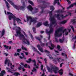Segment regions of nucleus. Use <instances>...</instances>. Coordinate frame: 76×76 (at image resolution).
<instances>
[{"label":"nucleus","mask_w":76,"mask_h":76,"mask_svg":"<svg viewBox=\"0 0 76 76\" xmlns=\"http://www.w3.org/2000/svg\"><path fill=\"white\" fill-rule=\"evenodd\" d=\"M41 46H44L45 45V43H42L41 44Z\"/></svg>","instance_id":"obj_62"},{"label":"nucleus","mask_w":76,"mask_h":76,"mask_svg":"<svg viewBox=\"0 0 76 76\" xmlns=\"http://www.w3.org/2000/svg\"><path fill=\"white\" fill-rule=\"evenodd\" d=\"M31 61H32V59H31V58H29L28 59V61H26V62H27V63H31Z\"/></svg>","instance_id":"obj_34"},{"label":"nucleus","mask_w":76,"mask_h":76,"mask_svg":"<svg viewBox=\"0 0 76 76\" xmlns=\"http://www.w3.org/2000/svg\"><path fill=\"white\" fill-rule=\"evenodd\" d=\"M62 30H63V28H62ZM66 30H67V29H66V28L63 31L62 30L63 33H64V32H65V31H66Z\"/></svg>","instance_id":"obj_51"},{"label":"nucleus","mask_w":76,"mask_h":76,"mask_svg":"<svg viewBox=\"0 0 76 76\" xmlns=\"http://www.w3.org/2000/svg\"><path fill=\"white\" fill-rule=\"evenodd\" d=\"M32 49L33 50H34V51H36V52H37V53H38V54H39V55H41V53H39V52L38 51L37 49L33 47V48Z\"/></svg>","instance_id":"obj_16"},{"label":"nucleus","mask_w":76,"mask_h":76,"mask_svg":"<svg viewBox=\"0 0 76 76\" xmlns=\"http://www.w3.org/2000/svg\"><path fill=\"white\" fill-rule=\"evenodd\" d=\"M56 60L59 62H61L63 61V59H61L60 58H56Z\"/></svg>","instance_id":"obj_20"},{"label":"nucleus","mask_w":76,"mask_h":76,"mask_svg":"<svg viewBox=\"0 0 76 76\" xmlns=\"http://www.w3.org/2000/svg\"><path fill=\"white\" fill-rule=\"evenodd\" d=\"M42 3L43 4L42 7H41V8L42 9V11L40 12V14H42V13H44V10L45 8H47L48 7V3L46 2V1H42Z\"/></svg>","instance_id":"obj_4"},{"label":"nucleus","mask_w":76,"mask_h":76,"mask_svg":"<svg viewBox=\"0 0 76 76\" xmlns=\"http://www.w3.org/2000/svg\"><path fill=\"white\" fill-rule=\"evenodd\" d=\"M21 3H23V6L21 7L20 6H17L16 5H15L14 3H12L11 5H12L14 8L18 10H25V7H26V5H25V1L23 0H21Z\"/></svg>","instance_id":"obj_2"},{"label":"nucleus","mask_w":76,"mask_h":76,"mask_svg":"<svg viewBox=\"0 0 76 76\" xmlns=\"http://www.w3.org/2000/svg\"><path fill=\"white\" fill-rule=\"evenodd\" d=\"M8 2L11 4H12V3H13V2L12 1H11L10 0H7Z\"/></svg>","instance_id":"obj_44"},{"label":"nucleus","mask_w":76,"mask_h":76,"mask_svg":"<svg viewBox=\"0 0 76 76\" xmlns=\"http://www.w3.org/2000/svg\"><path fill=\"white\" fill-rule=\"evenodd\" d=\"M64 41V40L63 39H59V41L61 43H63V42Z\"/></svg>","instance_id":"obj_48"},{"label":"nucleus","mask_w":76,"mask_h":76,"mask_svg":"<svg viewBox=\"0 0 76 76\" xmlns=\"http://www.w3.org/2000/svg\"><path fill=\"white\" fill-rule=\"evenodd\" d=\"M55 41L56 42H58V39L57 38H55Z\"/></svg>","instance_id":"obj_50"},{"label":"nucleus","mask_w":76,"mask_h":76,"mask_svg":"<svg viewBox=\"0 0 76 76\" xmlns=\"http://www.w3.org/2000/svg\"><path fill=\"white\" fill-rule=\"evenodd\" d=\"M6 75V71L5 70H3L2 71L0 74V76H4V75Z\"/></svg>","instance_id":"obj_13"},{"label":"nucleus","mask_w":76,"mask_h":76,"mask_svg":"<svg viewBox=\"0 0 76 76\" xmlns=\"http://www.w3.org/2000/svg\"><path fill=\"white\" fill-rule=\"evenodd\" d=\"M29 20H32V18L31 16H28L27 17V21H29Z\"/></svg>","instance_id":"obj_27"},{"label":"nucleus","mask_w":76,"mask_h":76,"mask_svg":"<svg viewBox=\"0 0 76 76\" xmlns=\"http://www.w3.org/2000/svg\"><path fill=\"white\" fill-rule=\"evenodd\" d=\"M72 22L73 23L75 24L76 23V19H73L72 20Z\"/></svg>","instance_id":"obj_35"},{"label":"nucleus","mask_w":76,"mask_h":76,"mask_svg":"<svg viewBox=\"0 0 76 76\" xmlns=\"http://www.w3.org/2000/svg\"><path fill=\"white\" fill-rule=\"evenodd\" d=\"M64 63H62L60 64V67H62V64H63Z\"/></svg>","instance_id":"obj_58"},{"label":"nucleus","mask_w":76,"mask_h":76,"mask_svg":"<svg viewBox=\"0 0 76 76\" xmlns=\"http://www.w3.org/2000/svg\"><path fill=\"white\" fill-rule=\"evenodd\" d=\"M6 3H7V4H6L7 7L8 9H9L10 8L9 7V4L8 3V2H7Z\"/></svg>","instance_id":"obj_38"},{"label":"nucleus","mask_w":76,"mask_h":76,"mask_svg":"<svg viewBox=\"0 0 76 76\" xmlns=\"http://www.w3.org/2000/svg\"><path fill=\"white\" fill-rule=\"evenodd\" d=\"M48 23V21H46L44 23V25L45 26H50V24Z\"/></svg>","instance_id":"obj_19"},{"label":"nucleus","mask_w":76,"mask_h":76,"mask_svg":"<svg viewBox=\"0 0 76 76\" xmlns=\"http://www.w3.org/2000/svg\"><path fill=\"white\" fill-rule=\"evenodd\" d=\"M26 41L27 42H26V43L25 44H27L28 45H30V42H29V41L28 40H26Z\"/></svg>","instance_id":"obj_37"},{"label":"nucleus","mask_w":76,"mask_h":76,"mask_svg":"<svg viewBox=\"0 0 76 76\" xmlns=\"http://www.w3.org/2000/svg\"><path fill=\"white\" fill-rule=\"evenodd\" d=\"M65 35H68V34H69V32H65Z\"/></svg>","instance_id":"obj_63"},{"label":"nucleus","mask_w":76,"mask_h":76,"mask_svg":"<svg viewBox=\"0 0 76 76\" xmlns=\"http://www.w3.org/2000/svg\"><path fill=\"white\" fill-rule=\"evenodd\" d=\"M50 10H52L51 11V12H53L54 10V6H52L50 7Z\"/></svg>","instance_id":"obj_33"},{"label":"nucleus","mask_w":76,"mask_h":76,"mask_svg":"<svg viewBox=\"0 0 76 76\" xmlns=\"http://www.w3.org/2000/svg\"><path fill=\"white\" fill-rule=\"evenodd\" d=\"M47 69L48 71L50 73H53V71L55 73H57V71L58 70V68L55 66L54 65H53L50 66V68L48 66H47Z\"/></svg>","instance_id":"obj_3"},{"label":"nucleus","mask_w":76,"mask_h":76,"mask_svg":"<svg viewBox=\"0 0 76 76\" xmlns=\"http://www.w3.org/2000/svg\"><path fill=\"white\" fill-rule=\"evenodd\" d=\"M32 62L34 63V66H36L37 69H38V68H39V67L37 66V65L36 64V61H35V60L34 59L32 60Z\"/></svg>","instance_id":"obj_15"},{"label":"nucleus","mask_w":76,"mask_h":76,"mask_svg":"<svg viewBox=\"0 0 76 76\" xmlns=\"http://www.w3.org/2000/svg\"><path fill=\"white\" fill-rule=\"evenodd\" d=\"M28 2L29 3H30L31 5H32V6H34V3L31 1L28 0Z\"/></svg>","instance_id":"obj_29"},{"label":"nucleus","mask_w":76,"mask_h":76,"mask_svg":"<svg viewBox=\"0 0 76 76\" xmlns=\"http://www.w3.org/2000/svg\"><path fill=\"white\" fill-rule=\"evenodd\" d=\"M73 6H75V5L74 4V3H73L72 4L70 5V6L67 7V9H70V8H71V7H73Z\"/></svg>","instance_id":"obj_26"},{"label":"nucleus","mask_w":76,"mask_h":76,"mask_svg":"<svg viewBox=\"0 0 76 76\" xmlns=\"http://www.w3.org/2000/svg\"><path fill=\"white\" fill-rule=\"evenodd\" d=\"M10 60L6 59L5 61V64H7V63L10 62Z\"/></svg>","instance_id":"obj_30"},{"label":"nucleus","mask_w":76,"mask_h":76,"mask_svg":"<svg viewBox=\"0 0 76 76\" xmlns=\"http://www.w3.org/2000/svg\"><path fill=\"white\" fill-rule=\"evenodd\" d=\"M62 31H63V28H61L55 31L54 35L55 38L58 37V35L59 34H58V32H61Z\"/></svg>","instance_id":"obj_9"},{"label":"nucleus","mask_w":76,"mask_h":76,"mask_svg":"<svg viewBox=\"0 0 76 76\" xmlns=\"http://www.w3.org/2000/svg\"><path fill=\"white\" fill-rule=\"evenodd\" d=\"M49 15L50 16V20H55V18L54 17H53V13H52V12L50 11L49 12Z\"/></svg>","instance_id":"obj_10"},{"label":"nucleus","mask_w":76,"mask_h":76,"mask_svg":"<svg viewBox=\"0 0 76 76\" xmlns=\"http://www.w3.org/2000/svg\"><path fill=\"white\" fill-rule=\"evenodd\" d=\"M50 22L52 23H50V24L49 25V28H50V30L49 32H48V33H50V32H53V28L52 27L53 26V25L55 23H56V21H55V20H50Z\"/></svg>","instance_id":"obj_5"},{"label":"nucleus","mask_w":76,"mask_h":76,"mask_svg":"<svg viewBox=\"0 0 76 76\" xmlns=\"http://www.w3.org/2000/svg\"><path fill=\"white\" fill-rule=\"evenodd\" d=\"M4 47L5 48H6V49H8L9 48V46H7L6 45H4Z\"/></svg>","instance_id":"obj_46"},{"label":"nucleus","mask_w":76,"mask_h":76,"mask_svg":"<svg viewBox=\"0 0 76 76\" xmlns=\"http://www.w3.org/2000/svg\"><path fill=\"white\" fill-rule=\"evenodd\" d=\"M7 15H10L9 16V19L10 20H12V19H13V25L14 26H16V20L17 21V23L19 24L20 23V24H23V23L21 22V20L20 19L17 18L16 17H15V16L13 15V14L12 13L10 12H7Z\"/></svg>","instance_id":"obj_1"},{"label":"nucleus","mask_w":76,"mask_h":76,"mask_svg":"<svg viewBox=\"0 0 76 76\" xmlns=\"http://www.w3.org/2000/svg\"><path fill=\"white\" fill-rule=\"evenodd\" d=\"M35 38L36 39H37V40H38L39 41H41V40L42 39L41 38H40V37H39H39H35Z\"/></svg>","instance_id":"obj_21"},{"label":"nucleus","mask_w":76,"mask_h":76,"mask_svg":"<svg viewBox=\"0 0 76 76\" xmlns=\"http://www.w3.org/2000/svg\"><path fill=\"white\" fill-rule=\"evenodd\" d=\"M56 13H63L64 11L63 10H58L55 11Z\"/></svg>","instance_id":"obj_14"},{"label":"nucleus","mask_w":76,"mask_h":76,"mask_svg":"<svg viewBox=\"0 0 76 76\" xmlns=\"http://www.w3.org/2000/svg\"><path fill=\"white\" fill-rule=\"evenodd\" d=\"M25 53L26 56H28V52H25Z\"/></svg>","instance_id":"obj_59"},{"label":"nucleus","mask_w":76,"mask_h":76,"mask_svg":"<svg viewBox=\"0 0 76 76\" xmlns=\"http://www.w3.org/2000/svg\"><path fill=\"white\" fill-rule=\"evenodd\" d=\"M45 53H47V55L48 57H49L50 59H53V61H54V62H57L56 59V58H53L52 56H51V55H50V51H48L47 50H45Z\"/></svg>","instance_id":"obj_6"},{"label":"nucleus","mask_w":76,"mask_h":76,"mask_svg":"<svg viewBox=\"0 0 76 76\" xmlns=\"http://www.w3.org/2000/svg\"><path fill=\"white\" fill-rule=\"evenodd\" d=\"M31 39L33 41H34V37H33V36H32V34H31Z\"/></svg>","instance_id":"obj_45"},{"label":"nucleus","mask_w":76,"mask_h":76,"mask_svg":"<svg viewBox=\"0 0 76 76\" xmlns=\"http://www.w3.org/2000/svg\"><path fill=\"white\" fill-rule=\"evenodd\" d=\"M70 27H71V29H72L74 33H75V29H74L73 27V26H71Z\"/></svg>","instance_id":"obj_41"},{"label":"nucleus","mask_w":76,"mask_h":76,"mask_svg":"<svg viewBox=\"0 0 76 76\" xmlns=\"http://www.w3.org/2000/svg\"><path fill=\"white\" fill-rule=\"evenodd\" d=\"M23 68V66L21 65H20V66L18 67V69L19 70H21V69H22Z\"/></svg>","instance_id":"obj_47"},{"label":"nucleus","mask_w":76,"mask_h":76,"mask_svg":"<svg viewBox=\"0 0 76 76\" xmlns=\"http://www.w3.org/2000/svg\"><path fill=\"white\" fill-rule=\"evenodd\" d=\"M56 3H57L58 5H60V3L59 2V0H55L53 4H55Z\"/></svg>","instance_id":"obj_17"},{"label":"nucleus","mask_w":76,"mask_h":76,"mask_svg":"<svg viewBox=\"0 0 76 76\" xmlns=\"http://www.w3.org/2000/svg\"><path fill=\"white\" fill-rule=\"evenodd\" d=\"M34 13H37L38 12V9L37 8H36L35 9Z\"/></svg>","instance_id":"obj_42"},{"label":"nucleus","mask_w":76,"mask_h":76,"mask_svg":"<svg viewBox=\"0 0 76 76\" xmlns=\"http://www.w3.org/2000/svg\"><path fill=\"white\" fill-rule=\"evenodd\" d=\"M31 22H33L34 23H37V20L35 19V18H32V20H31Z\"/></svg>","instance_id":"obj_22"},{"label":"nucleus","mask_w":76,"mask_h":76,"mask_svg":"<svg viewBox=\"0 0 76 76\" xmlns=\"http://www.w3.org/2000/svg\"><path fill=\"white\" fill-rule=\"evenodd\" d=\"M37 47L38 49V50L40 51H41L42 53H43L44 51L43 50V49H42V48H41V46H40V45H38Z\"/></svg>","instance_id":"obj_11"},{"label":"nucleus","mask_w":76,"mask_h":76,"mask_svg":"<svg viewBox=\"0 0 76 76\" xmlns=\"http://www.w3.org/2000/svg\"><path fill=\"white\" fill-rule=\"evenodd\" d=\"M59 73L60 75H62L63 74V72H59Z\"/></svg>","instance_id":"obj_53"},{"label":"nucleus","mask_w":76,"mask_h":76,"mask_svg":"<svg viewBox=\"0 0 76 76\" xmlns=\"http://www.w3.org/2000/svg\"><path fill=\"white\" fill-rule=\"evenodd\" d=\"M63 72V70L62 69H61L58 72Z\"/></svg>","instance_id":"obj_55"},{"label":"nucleus","mask_w":76,"mask_h":76,"mask_svg":"<svg viewBox=\"0 0 76 76\" xmlns=\"http://www.w3.org/2000/svg\"><path fill=\"white\" fill-rule=\"evenodd\" d=\"M31 71L32 72H37V69L35 68H33V70L32 69Z\"/></svg>","instance_id":"obj_39"},{"label":"nucleus","mask_w":76,"mask_h":76,"mask_svg":"<svg viewBox=\"0 0 76 76\" xmlns=\"http://www.w3.org/2000/svg\"><path fill=\"white\" fill-rule=\"evenodd\" d=\"M28 66V64H25L24 65V67H25L26 68H27V66Z\"/></svg>","instance_id":"obj_54"},{"label":"nucleus","mask_w":76,"mask_h":76,"mask_svg":"<svg viewBox=\"0 0 76 76\" xmlns=\"http://www.w3.org/2000/svg\"><path fill=\"white\" fill-rule=\"evenodd\" d=\"M50 45L52 47H53V48H54V44H52V43H51L50 44Z\"/></svg>","instance_id":"obj_49"},{"label":"nucleus","mask_w":76,"mask_h":76,"mask_svg":"<svg viewBox=\"0 0 76 76\" xmlns=\"http://www.w3.org/2000/svg\"><path fill=\"white\" fill-rule=\"evenodd\" d=\"M45 64H47V58H45Z\"/></svg>","instance_id":"obj_57"},{"label":"nucleus","mask_w":76,"mask_h":76,"mask_svg":"<svg viewBox=\"0 0 76 76\" xmlns=\"http://www.w3.org/2000/svg\"><path fill=\"white\" fill-rule=\"evenodd\" d=\"M17 52L19 53L20 51H21V49H18L17 50Z\"/></svg>","instance_id":"obj_52"},{"label":"nucleus","mask_w":76,"mask_h":76,"mask_svg":"<svg viewBox=\"0 0 76 76\" xmlns=\"http://www.w3.org/2000/svg\"><path fill=\"white\" fill-rule=\"evenodd\" d=\"M49 31H48V30L47 29H46V33L48 34V35H49V37H48V40H50V34H51V33H52L53 32H50V33H48Z\"/></svg>","instance_id":"obj_12"},{"label":"nucleus","mask_w":76,"mask_h":76,"mask_svg":"<svg viewBox=\"0 0 76 76\" xmlns=\"http://www.w3.org/2000/svg\"><path fill=\"white\" fill-rule=\"evenodd\" d=\"M5 33V30L4 29H3L1 33V36L2 37H3V35H4V34Z\"/></svg>","instance_id":"obj_32"},{"label":"nucleus","mask_w":76,"mask_h":76,"mask_svg":"<svg viewBox=\"0 0 76 76\" xmlns=\"http://www.w3.org/2000/svg\"><path fill=\"white\" fill-rule=\"evenodd\" d=\"M13 75H14V76H19V75H20V73H19L18 72H16L13 74Z\"/></svg>","instance_id":"obj_24"},{"label":"nucleus","mask_w":76,"mask_h":76,"mask_svg":"<svg viewBox=\"0 0 76 76\" xmlns=\"http://www.w3.org/2000/svg\"><path fill=\"white\" fill-rule=\"evenodd\" d=\"M33 31L34 33V34H36V28H35L34 27H33Z\"/></svg>","instance_id":"obj_36"},{"label":"nucleus","mask_w":76,"mask_h":76,"mask_svg":"<svg viewBox=\"0 0 76 76\" xmlns=\"http://www.w3.org/2000/svg\"><path fill=\"white\" fill-rule=\"evenodd\" d=\"M21 49L23 50H25V51H27V49L26 48L24 47V46L23 45H22L21 47Z\"/></svg>","instance_id":"obj_28"},{"label":"nucleus","mask_w":76,"mask_h":76,"mask_svg":"<svg viewBox=\"0 0 76 76\" xmlns=\"http://www.w3.org/2000/svg\"><path fill=\"white\" fill-rule=\"evenodd\" d=\"M18 29H16V30L17 31H16V33L18 35H20V37H21V38H23L25 37H24V35L22 34H21V32L20 31H22L21 28L20 27H17Z\"/></svg>","instance_id":"obj_7"},{"label":"nucleus","mask_w":76,"mask_h":76,"mask_svg":"<svg viewBox=\"0 0 76 76\" xmlns=\"http://www.w3.org/2000/svg\"><path fill=\"white\" fill-rule=\"evenodd\" d=\"M60 16L61 18H62L63 19V18H66V16H69V15H66L65 16H64L63 15H60L59 14H55L54 15V17L57 18L58 20H60L61 19V18H60V17H59Z\"/></svg>","instance_id":"obj_8"},{"label":"nucleus","mask_w":76,"mask_h":76,"mask_svg":"<svg viewBox=\"0 0 76 76\" xmlns=\"http://www.w3.org/2000/svg\"><path fill=\"white\" fill-rule=\"evenodd\" d=\"M49 47L50 48V50H53V49H54L53 48H52V47H51L50 46H49Z\"/></svg>","instance_id":"obj_56"},{"label":"nucleus","mask_w":76,"mask_h":76,"mask_svg":"<svg viewBox=\"0 0 76 76\" xmlns=\"http://www.w3.org/2000/svg\"><path fill=\"white\" fill-rule=\"evenodd\" d=\"M27 8L30 11H32L33 10V8L32 7V6L31 5H29L27 7Z\"/></svg>","instance_id":"obj_18"},{"label":"nucleus","mask_w":76,"mask_h":76,"mask_svg":"<svg viewBox=\"0 0 76 76\" xmlns=\"http://www.w3.org/2000/svg\"><path fill=\"white\" fill-rule=\"evenodd\" d=\"M75 47H76V44H75V43H74L73 47V48H74V49H75Z\"/></svg>","instance_id":"obj_61"},{"label":"nucleus","mask_w":76,"mask_h":76,"mask_svg":"<svg viewBox=\"0 0 76 76\" xmlns=\"http://www.w3.org/2000/svg\"><path fill=\"white\" fill-rule=\"evenodd\" d=\"M25 40L26 41V40H27V39H26L25 37H23V42H24V43H25V44H26V42H25Z\"/></svg>","instance_id":"obj_31"},{"label":"nucleus","mask_w":76,"mask_h":76,"mask_svg":"<svg viewBox=\"0 0 76 76\" xmlns=\"http://www.w3.org/2000/svg\"><path fill=\"white\" fill-rule=\"evenodd\" d=\"M42 25V24L41 23H37V24L36 25V27L39 28V27L40 26H41Z\"/></svg>","instance_id":"obj_25"},{"label":"nucleus","mask_w":76,"mask_h":76,"mask_svg":"<svg viewBox=\"0 0 76 76\" xmlns=\"http://www.w3.org/2000/svg\"><path fill=\"white\" fill-rule=\"evenodd\" d=\"M57 48L58 50H59L60 49V48H61V47H60V46L59 45H58L57 46Z\"/></svg>","instance_id":"obj_40"},{"label":"nucleus","mask_w":76,"mask_h":76,"mask_svg":"<svg viewBox=\"0 0 76 76\" xmlns=\"http://www.w3.org/2000/svg\"><path fill=\"white\" fill-rule=\"evenodd\" d=\"M54 51L55 52V53H59V52L57 50H56L54 49Z\"/></svg>","instance_id":"obj_60"},{"label":"nucleus","mask_w":76,"mask_h":76,"mask_svg":"<svg viewBox=\"0 0 76 76\" xmlns=\"http://www.w3.org/2000/svg\"><path fill=\"white\" fill-rule=\"evenodd\" d=\"M20 54L18 53H15L14 54L15 56H19Z\"/></svg>","instance_id":"obj_43"},{"label":"nucleus","mask_w":76,"mask_h":76,"mask_svg":"<svg viewBox=\"0 0 76 76\" xmlns=\"http://www.w3.org/2000/svg\"><path fill=\"white\" fill-rule=\"evenodd\" d=\"M21 54L22 56H23V57H25V56H24V54H23V53H21Z\"/></svg>","instance_id":"obj_64"},{"label":"nucleus","mask_w":76,"mask_h":76,"mask_svg":"<svg viewBox=\"0 0 76 76\" xmlns=\"http://www.w3.org/2000/svg\"><path fill=\"white\" fill-rule=\"evenodd\" d=\"M67 22V20L62 21L59 23V24H65Z\"/></svg>","instance_id":"obj_23"}]
</instances>
